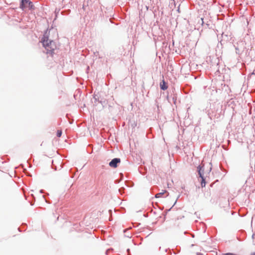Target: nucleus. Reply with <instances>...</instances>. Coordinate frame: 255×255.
<instances>
[{
  "label": "nucleus",
  "mask_w": 255,
  "mask_h": 255,
  "mask_svg": "<svg viewBox=\"0 0 255 255\" xmlns=\"http://www.w3.org/2000/svg\"><path fill=\"white\" fill-rule=\"evenodd\" d=\"M32 6L33 5L32 2L29 0H21L20 8H21L22 9H24L25 8L31 9L32 8Z\"/></svg>",
  "instance_id": "3"
},
{
  "label": "nucleus",
  "mask_w": 255,
  "mask_h": 255,
  "mask_svg": "<svg viewBox=\"0 0 255 255\" xmlns=\"http://www.w3.org/2000/svg\"><path fill=\"white\" fill-rule=\"evenodd\" d=\"M198 172L199 175V177L201 178V184L202 187H204L206 185L205 180L207 177H208L209 174L210 173L211 169L209 170V171L205 172L204 170V166H199L198 167Z\"/></svg>",
  "instance_id": "1"
},
{
  "label": "nucleus",
  "mask_w": 255,
  "mask_h": 255,
  "mask_svg": "<svg viewBox=\"0 0 255 255\" xmlns=\"http://www.w3.org/2000/svg\"><path fill=\"white\" fill-rule=\"evenodd\" d=\"M43 45L48 51L52 52L56 48L55 43L48 39H44Z\"/></svg>",
  "instance_id": "2"
},
{
  "label": "nucleus",
  "mask_w": 255,
  "mask_h": 255,
  "mask_svg": "<svg viewBox=\"0 0 255 255\" xmlns=\"http://www.w3.org/2000/svg\"><path fill=\"white\" fill-rule=\"evenodd\" d=\"M251 255H255V253H253Z\"/></svg>",
  "instance_id": "8"
},
{
  "label": "nucleus",
  "mask_w": 255,
  "mask_h": 255,
  "mask_svg": "<svg viewBox=\"0 0 255 255\" xmlns=\"http://www.w3.org/2000/svg\"><path fill=\"white\" fill-rule=\"evenodd\" d=\"M165 193H166V191L165 190H164V191H163L162 192L158 193L155 195V197L159 198V197H161L162 195H163L164 194H165Z\"/></svg>",
  "instance_id": "6"
},
{
  "label": "nucleus",
  "mask_w": 255,
  "mask_h": 255,
  "mask_svg": "<svg viewBox=\"0 0 255 255\" xmlns=\"http://www.w3.org/2000/svg\"><path fill=\"white\" fill-rule=\"evenodd\" d=\"M160 87L163 90H166L168 88L167 84L164 79L160 82Z\"/></svg>",
  "instance_id": "5"
},
{
  "label": "nucleus",
  "mask_w": 255,
  "mask_h": 255,
  "mask_svg": "<svg viewBox=\"0 0 255 255\" xmlns=\"http://www.w3.org/2000/svg\"><path fill=\"white\" fill-rule=\"evenodd\" d=\"M121 162V159L120 158H116L113 159L110 163L109 165L110 167L113 168H116L117 167L118 163Z\"/></svg>",
  "instance_id": "4"
},
{
  "label": "nucleus",
  "mask_w": 255,
  "mask_h": 255,
  "mask_svg": "<svg viewBox=\"0 0 255 255\" xmlns=\"http://www.w3.org/2000/svg\"><path fill=\"white\" fill-rule=\"evenodd\" d=\"M61 134H62V130H58L57 131V136L58 137H60L61 136Z\"/></svg>",
  "instance_id": "7"
}]
</instances>
